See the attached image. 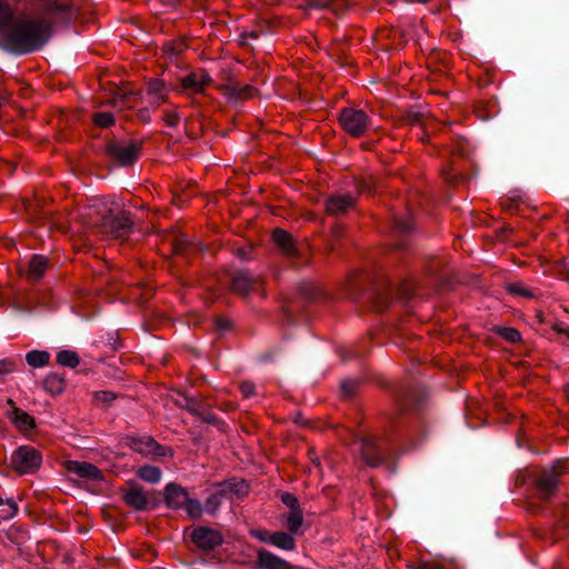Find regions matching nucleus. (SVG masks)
Instances as JSON below:
<instances>
[{"label":"nucleus","mask_w":569,"mask_h":569,"mask_svg":"<svg viewBox=\"0 0 569 569\" xmlns=\"http://www.w3.org/2000/svg\"><path fill=\"white\" fill-rule=\"evenodd\" d=\"M76 14L71 0H44L42 14L12 16V22L3 31L8 49L17 54H27L40 50L52 34L50 18L69 21Z\"/></svg>","instance_id":"obj_1"},{"label":"nucleus","mask_w":569,"mask_h":569,"mask_svg":"<svg viewBox=\"0 0 569 569\" xmlns=\"http://www.w3.org/2000/svg\"><path fill=\"white\" fill-rule=\"evenodd\" d=\"M86 223L98 232L111 238H124L132 228V218L121 208H109L104 203L93 204L88 212L82 213Z\"/></svg>","instance_id":"obj_2"},{"label":"nucleus","mask_w":569,"mask_h":569,"mask_svg":"<svg viewBox=\"0 0 569 569\" xmlns=\"http://www.w3.org/2000/svg\"><path fill=\"white\" fill-rule=\"evenodd\" d=\"M249 491L248 483L242 479L232 478L217 482L211 486L204 501V510L208 515L214 516L224 500L242 498Z\"/></svg>","instance_id":"obj_3"},{"label":"nucleus","mask_w":569,"mask_h":569,"mask_svg":"<svg viewBox=\"0 0 569 569\" xmlns=\"http://www.w3.org/2000/svg\"><path fill=\"white\" fill-rule=\"evenodd\" d=\"M108 157L119 166L133 164L141 156V143L136 140H112L106 144Z\"/></svg>","instance_id":"obj_4"},{"label":"nucleus","mask_w":569,"mask_h":569,"mask_svg":"<svg viewBox=\"0 0 569 569\" xmlns=\"http://www.w3.org/2000/svg\"><path fill=\"white\" fill-rule=\"evenodd\" d=\"M124 443L134 452L146 457L171 458L173 456L170 447L161 446L150 436H129L124 439Z\"/></svg>","instance_id":"obj_5"},{"label":"nucleus","mask_w":569,"mask_h":569,"mask_svg":"<svg viewBox=\"0 0 569 569\" xmlns=\"http://www.w3.org/2000/svg\"><path fill=\"white\" fill-rule=\"evenodd\" d=\"M566 473V462L558 460L553 466L543 469L536 478V489L542 499H548L556 491L560 477Z\"/></svg>","instance_id":"obj_6"},{"label":"nucleus","mask_w":569,"mask_h":569,"mask_svg":"<svg viewBox=\"0 0 569 569\" xmlns=\"http://www.w3.org/2000/svg\"><path fill=\"white\" fill-rule=\"evenodd\" d=\"M42 457L40 452L30 446H21L11 455V467L20 475L32 473L41 465Z\"/></svg>","instance_id":"obj_7"},{"label":"nucleus","mask_w":569,"mask_h":569,"mask_svg":"<svg viewBox=\"0 0 569 569\" xmlns=\"http://www.w3.org/2000/svg\"><path fill=\"white\" fill-rule=\"evenodd\" d=\"M212 79L209 72L203 68L191 70L179 78V86L173 90L188 93H202L211 84Z\"/></svg>","instance_id":"obj_8"},{"label":"nucleus","mask_w":569,"mask_h":569,"mask_svg":"<svg viewBox=\"0 0 569 569\" xmlns=\"http://www.w3.org/2000/svg\"><path fill=\"white\" fill-rule=\"evenodd\" d=\"M339 122L347 132L359 137L368 127V116L362 109H341Z\"/></svg>","instance_id":"obj_9"},{"label":"nucleus","mask_w":569,"mask_h":569,"mask_svg":"<svg viewBox=\"0 0 569 569\" xmlns=\"http://www.w3.org/2000/svg\"><path fill=\"white\" fill-rule=\"evenodd\" d=\"M231 288L233 292L247 297L251 292L261 291L262 281L248 270H240L232 276Z\"/></svg>","instance_id":"obj_10"},{"label":"nucleus","mask_w":569,"mask_h":569,"mask_svg":"<svg viewBox=\"0 0 569 569\" xmlns=\"http://www.w3.org/2000/svg\"><path fill=\"white\" fill-rule=\"evenodd\" d=\"M191 540L198 548L209 551L222 543V536L214 529L198 527L193 530Z\"/></svg>","instance_id":"obj_11"},{"label":"nucleus","mask_w":569,"mask_h":569,"mask_svg":"<svg viewBox=\"0 0 569 569\" xmlns=\"http://www.w3.org/2000/svg\"><path fill=\"white\" fill-rule=\"evenodd\" d=\"M68 472L90 481H100L103 476L99 468L86 461L69 460L66 462Z\"/></svg>","instance_id":"obj_12"},{"label":"nucleus","mask_w":569,"mask_h":569,"mask_svg":"<svg viewBox=\"0 0 569 569\" xmlns=\"http://www.w3.org/2000/svg\"><path fill=\"white\" fill-rule=\"evenodd\" d=\"M11 410L8 411V417L14 427L22 433L29 435L36 429V420L28 412L16 407L12 400H8Z\"/></svg>","instance_id":"obj_13"},{"label":"nucleus","mask_w":569,"mask_h":569,"mask_svg":"<svg viewBox=\"0 0 569 569\" xmlns=\"http://www.w3.org/2000/svg\"><path fill=\"white\" fill-rule=\"evenodd\" d=\"M356 199L350 194H333L326 200V211L330 216L346 214L355 207Z\"/></svg>","instance_id":"obj_14"},{"label":"nucleus","mask_w":569,"mask_h":569,"mask_svg":"<svg viewBox=\"0 0 569 569\" xmlns=\"http://www.w3.org/2000/svg\"><path fill=\"white\" fill-rule=\"evenodd\" d=\"M360 451L365 462L370 467H378L383 462L380 447L372 437H365L360 440Z\"/></svg>","instance_id":"obj_15"},{"label":"nucleus","mask_w":569,"mask_h":569,"mask_svg":"<svg viewBox=\"0 0 569 569\" xmlns=\"http://www.w3.org/2000/svg\"><path fill=\"white\" fill-rule=\"evenodd\" d=\"M223 96L234 99L239 102H244L258 94V90L249 84L240 86L239 83L232 82L220 87Z\"/></svg>","instance_id":"obj_16"},{"label":"nucleus","mask_w":569,"mask_h":569,"mask_svg":"<svg viewBox=\"0 0 569 569\" xmlns=\"http://www.w3.org/2000/svg\"><path fill=\"white\" fill-rule=\"evenodd\" d=\"M256 565L259 569H293L290 562L266 549L257 551Z\"/></svg>","instance_id":"obj_17"},{"label":"nucleus","mask_w":569,"mask_h":569,"mask_svg":"<svg viewBox=\"0 0 569 569\" xmlns=\"http://www.w3.org/2000/svg\"><path fill=\"white\" fill-rule=\"evenodd\" d=\"M189 493L188 491L176 483L167 485L164 489V499L168 507L173 509H182V507L188 502Z\"/></svg>","instance_id":"obj_18"},{"label":"nucleus","mask_w":569,"mask_h":569,"mask_svg":"<svg viewBox=\"0 0 569 569\" xmlns=\"http://www.w3.org/2000/svg\"><path fill=\"white\" fill-rule=\"evenodd\" d=\"M146 92L152 103L162 104L169 102L170 88L161 79H150L147 82Z\"/></svg>","instance_id":"obj_19"},{"label":"nucleus","mask_w":569,"mask_h":569,"mask_svg":"<svg viewBox=\"0 0 569 569\" xmlns=\"http://www.w3.org/2000/svg\"><path fill=\"white\" fill-rule=\"evenodd\" d=\"M186 409L201 419L202 421L207 423H214L217 421V417L213 413V411L210 409V407L201 401H198L192 398L186 399Z\"/></svg>","instance_id":"obj_20"},{"label":"nucleus","mask_w":569,"mask_h":569,"mask_svg":"<svg viewBox=\"0 0 569 569\" xmlns=\"http://www.w3.org/2000/svg\"><path fill=\"white\" fill-rule=\"evenodd\" d=\"M126 503L136 510H143L147 507L148 499L139 486H131L123 495Z\"/></svg>","instance_id":"obj_21"},{"label":"nucleus","mask_w":569,"mask_h":569,"mask_svg":"<svg viewBox=\"0 0 569 569\" xmlns=\"http://www.w3.org/2000/svg\"><path fill=\"white\" fill-rule=\"evenodd\" d=\"M295 533L289 531H273L272 537L269 539V543L286 551H293L297 548Z\"/></svg>","instance_id":"obj_22"},{"label":"nucleus","mask_w":569,"mask_h":569,"mask_svg":"<svg viewBox=\"0 0 569 569\" xmlns=\"http://www.w3.org/2000/svg\"><path fill=\"white\" fill-rule=\"evenodd\" d=\"M188 48V44L183 38L172 39L166 41L161 47L162 57L167 59L178 58Z\"/></svg>","instance_id":"obj_23"},{"label":"nucleus","mask_w":569,"mask_h":569,"mask_svg":"<svg viewBox=\"0 0 569 569\" xmlns=\"http://www.w3.org/2000/svg\"><path fill=\"white\" fill-rule=\"evenodd\" d=\"M276 246L287 256H293L296 248L290 233L282 229H276L272 233Z\"/></svg>","instance_id":"obj_24"},{"label":"nucleus","mask_w":569,"mask_h":569,"mask_svg":"<svg viewBox=\"0 0 569 569\" xmlns=\"http://www.w3.org/2000/svg\"><path fill=\"white\" fill-rule=\"evenodd\" d=\"M281 519L290 533H298L303 523L302 509L289 510L281 516Z\"/></svg>","instance_id":"obj_25"},{"label":"nucleus","mask_w":569,"mask_h":569,"mask_svg":"<svg viewBox=\"0 0 569 569\" xmlns=\"http://www.w3.org/2000/svg\"><path fill=\"white\" fill-rule=\"evenodd\" d=\"M48 268V259L40 254H34L28 268V278L32 280H39Z\"/></svg>","instance_id":"obj_26"},{"label":"nucleus","mask_w":569,"mask_h":569,"mask_svg":"<svg viewBox=\"0 0 569 569\" xmlns=\"http://www.w3.org/2000/svg\"><path fill=\"white\" fill-rule=\"evenodd\" d=\"M43 388L51 395H60L66 388L64 379L58 373H49L43 380Z\"/></svg>","instance_id":"obj_27"},{"label":"nucleus","mask_w":569,"mask_h":569,"mask_svg":"<svg viewBox=\"0 0 569 569\" xmlns=\"http://www.w3.org/2000/svg\"><path fill=\"white\" fill-rule=\"evenodd\" d=\"M50 353L44 350H32L26 355V361L30 367L41 368L49 363Z\"/></svg>","instance_id":"obj_28"},{"label":"nucleus","mask_w":569,"mask_h":569,"mask_svg":"<svg viewBox=\"0 0 569 569\" xmlns=\"http://www.w3.org/2000/svg\"><path fill=\"white\" fill-rule=\"evenodd\" d=\"M137 475L140 479L150 483H157L161 479V470L154 466H143L139 468Z\"/></svg>","instance_id":"obj_29"},{"label":"nucleus","mask_w":569,"mask_h":569,"mask_svg":"<svg viewBox=\"0 0 569 569\" xmlns=\"http://www.w3.org/2000/svg\"><path fill=\"white\" fill-rule=\"evenodd\" d=\"M57 362L63 367L76 368L80 359L76 351L61 350L57 353Z\"/></svg>","instance_id":"obj_30"},{"label":"nucleus","mask_w":569,"mask_h":569,"mask_svg":"<svg viewBox=\"0 0 569 569\" xmlns=\"http://www.w3.org/2000/svg\"><path fill=\"white\" fill-rule=\"evenodd\" d=\"M18 512V505L13 499L0 498V520H9Z\"/></svg>","instance_id":"obj_31"},{"label":"nucleus","mask_w":569,"mask_h":569,"mask_svg":"<svg viewBox=\"0 0 569 569\" xmlns=\"http://www.w3.org/2000/svg\"><path fill=\"white\" fill-rule=\"evenodd\" d=\"M182 509L186 510L188 517L190 519H199L204 510V505H201V502L198 499H191L188 498V502L182 507Z\"/></svg>","instance_id":"obj_32"},{"label":"nucleus","mask_w":569,"mask_h":569,"mask_svg":"<svg viewBox=\"0 0 569 569\" xmlns=\"http://www.w3.org/2000/svg\"><path fill=\"white\" fill-rule=\"evenodd\" d=\"M507 290L509 293H511L513 296H519V297H523L527 299H532V298H536V296H537L536 291L533 289L526 287L521 282L508 284Z\"/></svg>","instance_id":"obj_33"},{"label":"nucleus","mask_w":569,"mask_h":569,"mask_svg":"<svg viewBox=\"0 0 569 569\" xmlns=\"http://www.w3.org/2000/svg\"><path fill=\"white\" fill-rule=\"evenodd\" d=\"M12 10L6 0H0V31L12 22Z\"/></svg>","instance_id":"obj_34"},{"label":"nucleus","mask_w":569,"mask_h":569,"mask_svg":"<svg viewBox=\"0 0 569 569\" xmlns=\"http://www.w3.org/2000/svg\"><path fill=\"white\" fill-rule=\"evenodd\" d=\"M496 332L499 335V337L512 343L518 342L521 339L520 332L515 328L498 327Z\"/></svg>","instance_id":"obj_35"},{"label":"nucleus","mask_w":569,"mask_h":569,"mask_svg":"<svg viewBox=\"0 0 569 569\" xmlns=\"http://www.w3.org/2000/svg\"><path fill=\"white\" fill-rule=\"evenodd\" d=\"M413 228V220L411 214L395 219V229L399 233L410 232Z\"/></svg>","instance_id":"obj_36"},{"label":"nucleus","mask_w":569,"mask_h":569,"mask_svg":"<svg viewBox=\"0 0 569 569\" xmlns=\"http://www.w3.org/2000/svg\"><path fill=\"white\" fill-rule=\"evenodd\" d=\"M93 122L100 128H108L113 124L114 117L110 112H98L92 118Z\"/></svg>","instance_id":"obj_37"},{"label":"nucleus","mask_w":569,"mask_h":569,"mask_svg":"<svg viewBox=\"0 0 569 569\" xmlns=\"http://www.w3.org/2000/svg\"><path fill=\"white\" fill-rule=\"evenodd\" d=\"M332 2H333V0H301V2H299L297 4V7L302 8V9H307V8L323 9V8H328Z\"/></svg>","instance_id":"obj_38"},{"label":"nucleus","mask_w":569,"mask_h":569,"mask_svg":"<svg viewBox=\"0 0 569 569\" xmlns=\"http://www.w3.org/2000/svg\"><path fill=\"white\" fill-rule=\"evenodd\" d=\"M17 370V360L6 358L0 360V376L11 373Z\"/></svg>","instance_id":"obj_39"},{"label":"nucleus","mask_w":569,"mask_h":569,"mask_svg":"<svg viewBox=\"0 0 569 569\" xmlns=\"http://www.w3.org/2000/svg\"><path fill=\"white\" fill-rule=\"evenodd\" d=\"M281 501L289 508V510L301 509L298 498L290 492L282 493Z\"/></svg>","instance_id":"obj_40"},{"label":"nucleus","mask_w":569,"mask_h":569,"mask_svg":"<svg viewBox=\"0 0 569 569\" xmlns=\"http://www.w3.org/2000/svg\"><path fill=\"white\" fill-rule=\"evenodd\" d=\"M162 119L169 127H174L180 121V117L174 109H167L162 116Z\"/></svg>","instance_id":"obj_41"},{"label":"nucleus","mask_w":569,"mask_h":569,"mask_svg":"<svg viewBox=\"0 0 569 569\" xmlns=\"http://www.w3.org/2000/svg\"><path fill=\"white\" fill-rule=\"evenodd\" d=\"M239 390L243 398H250L256 393V386L251 381H242L239 385Z\"/></svg>","instance_id":"obj_42"},{"label":"nucleus","mask_w":569,"mask_h":569,"mask_svg":"<svg viewBox=\"0 0 569 569\" xmlns=\"http://www.w3.org/2000/svg\"><path fill=\"white\" fill-rule=\"evenodd\" d=\"M94 399L101 403L109 405L116 399V395L110 391H98L94 393Z\"/></svg>","instance_id":"obj_43"},{"label":"nucleus","mask_w":569,"mask_h":569,"mask_svg":"<svg viewBox=\"0 0 569 569\" xmlns=\"http://www.w3.org/2000/svg\"><path fill=\"white\" fill-rule=\"evenodd\" d=\"M357 382L353 380H346L341 383V390L346 396H352L356 392Z\"/></svg>","instance_id":"obj_44"},{"label":"nucleus","mask_w":569,"mask_h":569,"mask_svg":"<svg viewBox=\"0 0 569 569\" xmlns=\"http://www.w3.org/2000/svg\"><path fill=\"white\" fill-rule=\"evenodd\" d=\"M186 246H187V240L183 237L176 238L172 243L173 252L177 254L183 253Z\"/></svg>","instance_id":"obj_45"},{"label":"nucleus","mask_w":569,"mask_h":569,"mask_svg":"<svg viewBox=\"0 0 569 569\" xmlns=\"http://www.w3.org/2000/svg\"><path fill=\"white\" fill-rule=\"evenodd\" d=\"M251 535L260 540L261 542L269 543V539L272 537V532L268 530H256L252 531Z\"/></svg>","instance_id":"obj_46"},{"label":"nucleus","mask_w":569,"mask_h":569,"mask_svg":"<svg viewBox=\"0 0 569 569\" xmlns=\"http://www.w3.org/2000/svg\"><path fill=\"white\" fill-rule=\"evenodd\" d=\"M258 37H259V34L256 31L242 33L240 36L239 43H240V46L246 47V46H248L247 38L258 39Z\"/></svg>","instance_id":"obj_47"},{"label":"nucleus","mask_w":569,"mask_h":569,"mask_svg":"<svg viewBox=\"0 0 569 569\" xmlns=\"http://www.w3.org/2000/svg\"><path fill=\"white\" fill-rule=\"evenodd\" d=\"M412 569H441V567L433 562H418L415 566H411Z\"/></svg>","instance_id":"obj_48"},{"label":"nucleus","mask_w":569,"mask_h":569,"mask_svg":"<svg viewBox=\"0 0 569 569\" xmlns=\"http://www.w3.org/2000/svg\"><path fill=\"white\" fill-rule=\"evenodd\" d=\"M389 305V295H385L383 297H381V299L377 302V309L379 311H382L383 309L387 308V306Z\"/></svg>","instance_id":"obj_49"},{"label":"nucleus","mask_w":569,"mask_h":569,"mask_svg":"<svg viewBox=\"0 0 569 569\" xmlns=\"http://www.w3.org/2000/svg\"><path fill=\"white\" fill-rule=\"evenodd\" d=\"M217 326L219 329L221 330H227L230 328L231 323L228 319H218L217 320Z\"/></svg>","instance_id":"obj_50"},{"label":"nucleus","mask_w":569,"mask_h":569,"mask_svg":"<svg viewBox=\"0 0 569 569\" xmlns=\"http://www.w3.org/2000/svg\"><path fill=\"white\" fill-rule=\"evenodd\" d=\"M301 290H302L303 295H306L309 299H313L315 298V290L311 287H309L307 289V287L303 286V287H301Z\"/></svg>","instance_id":"obj_51"},{"label":"nucleus","mask_w":569,"mask_h":569,"mask_svg":"<svg viewBox=\"0 0 569 569\" xmlns=\"http://www.w3.org/2000/svg\"><path fill=\"white\" fill-rule=\"evenodd\" d=\"M400 295H402L403 297L406 298H410L412 295H413V291L411 288H407V286H403L401 289H400Z\"/></svg>","instance_id":"obj_52"},{"label":"nucleus","mask_w":569,"mask_h":569,"mask_svg":"<svg viewBox=\"0 0 569 569\" xmlns=\"http://www.w3.org/2000/svg\"><path fill=\"white\" fill-rule=\"evenodd\" d=\"M562 522L565 526L569 527V506L565 507L563 515H562Z\"/></svg>","instance_id":"obj_53"},{"label":"nucleus","mask_w":569,"mask_h":569,"mask_svg":"<svg viewBox=\"0 0 569 569\" xmlns=\"http://www.w3.org/2000/svg\"><path fill=\"white\" fill-rule=\"evenodd\" d=\"M181 0H162V2L167 3V4H174L177 2H180Z\"/></svg>","instance_id":"obj_54"},{"label":"nucleus","mask_w":569,"mask_h":569,"mask_svg":"<svg viewBox=\"0 0 569 569\" xmlns=\"http://www.w3.org/2000/svg\"><path fill=\"white\" fill-rule=\"evenodd\" d=\"M489 83V80L488 79H480V86H485V84H488Z\"/></svg>","instance_id":"obj_55"},{"label":"nucleus","mask_w":569,"mask_h":569,"mask_svg":"<svg viewBox=\"0 0 569 569\" xmlns=\"http://www.w3.org/2000/svg\"><path fill=\"white\" fill-rule=\"evenodd\" d=\"M311 460H312V462H313V463H316L317 466H319V461H318V459H317V458H316V459L311 458Z\"/></svg>","instance_id":"obj_56"}]
</instances>
